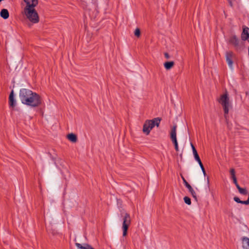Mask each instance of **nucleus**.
<instances>
[{"instance_id":"473e14b6","label":"nucleus","mask_w":249,"mask_h":249,"mask_svg":"<svg viewBox=\"0 0 249 249\" xmlns=\"http://www.w3.org/2000/svg\"><path fill=\"white\" fill-rule=\"evenodd\" d=\"M207 182H208V183H209V179H208Z\"/></svg>"},{"instance_id":"412c9836","label":"nucleus","mask_w":249,"mask_h":249,"mask_svg":"<svg viewBox=\"0 0 249 249\" xmlns=\"http://www.w3.org/2000/svg\"><path fill=\"white\" fill-rule=\"evenodd\" d=\"M172 142L174 144L175 149L177 151H178V145L177 141V139L172 140Z\"/></svg>"},{"instance_id":"6e6552de","label":"nucleus","mask_w":249,"mask_h":249,"mask_svg":"<svg viewBox=\"0 0 249 249\" xmlns=\"http://www.w3.org/2000/svg\"><path fill=\"white\" fill-rule=\"evenodd\" d=\"M9 100L10 106L13 107H15L16 105V101L14 98L13 90L10 94Z\"/></svg>"},{"instance_id":"dca6fc26","label":"nucleus","mask_w":249,"mask_h":249,"mask_svg":"<svg viewBox=\"0 0 249 249\" xmlns=\"http://www.w3.org/2000/svg\"><path fill=\"white\" fill-rule=\"evenodd\" d=\"M68 138L70 141L72 142H75L77 140L76 135L72 133L69 134L68 135Z\"/></svg>"},{"instance_id":"f8f14e48","label":"nucleus","mask_w":249,"mask_h":249,"mask_svg":"<svg viewBox=\"0 0 249 249\" xmlns=\"http://www.w3.org/2000/svg\"><path fill=\"white\" fill-rule=\"evenodd\" d=\"M0 15L4 19H7L9 16L8 11L6 9H2L0 11Z\"/></svg>"},{"instance_id":"ddd939ff","label":"nucleus","mask_w":249,"mask_h":249,"mask_svg":"<svg viewBox=\"0 0 249 249\" xmlns=\"http://www.w3.org/2000/svg\"><path fill=\"white\" fill-rule=\"evenodd\" d=\"M75 245L77 247V249H94L90 246L87 244H84V245L83 246L79 243H76Z\"/></svg>"},{"instance_id":"0eeeda50","label":"nucleus","mask_w":249,"mask_h":249,"mask_svg":"<svg viewBox=\"0 0 249 249\" xmlns=\"http://www.w3.org/2000/svg\"><path fill=\"white\" fill-rule=\"evenodd\" d=\"M26 4L25 7H35L38 4L37 0H24Z\"/></svg>"},{"instance_id":"423d86ee","label":"nucleus","mask_w":249,"mask_h":249,"mask_svg":"<svg viewBox=\"0 0 249 249\" xmlns=\"http://www.w3.org/2000/svg\"><path fill=\"white\" fill-rule=\"evenodd\" d=\"M241 38L243 40H247L249 42V28L248 27L246 26L243 27Z\"/></svg>"},{"instance_id":"393cba45","label":"nucleus","mask_w":249,"mask_h":249,"mask_svg":"<svg viewBox=\"0 0 249 249\" xmlns=\"http://www.w3.org/2000/svg\"><path fill=\"white\" fill-rule=\"evenodd\" d=\"M230 174H231V178H234V177H235V171H234V169H231L230 170Z\"/></svg>"},{"instance_id":"9d476101","label":"nucleus","mask_w":249,"mask_h":249,"mask_svg":"<svg viewBox=\"0 0 249 249\" xmlns=\"http://www.w3.org/2000/svg\"><path fill=\"white\" fill-rule=\"evenodd\" d=\"M230 42L235 46H238L239 45V39L236 36H232L230 39Z\"/></svg>"},{"instance_id":"4468645a","label":"nucleus","mask_w":249,"mask_h":249,"mask_svg":"<svg viewBox=\"0 0 249 249\" xmlns=\"http://www.w3.org/2000/svg\"><path fill=\"white\" fill-rule=\"evenodd\" d=\"M174 65L173 61H167L164 63V67L167 70H170Z\"/></svg>"},{"instance_id":"5701e85b","label":"nucleus","mask_w":249,"mask_h":249,"mask_svg":"<svg viewBox=\"0 0 249 249\" xmlns=\"http://www.w3.org/2000/svg\"><path fill=\"white\" fill-rule=\"evenodd\" d=\"M189 190V191L190 192V193L191 194V195H192V196L195 198V199H196V193L195 192V191L193 190V189L192 188V187H191V188L190 189H188Z\"/></svg>"},{"instance_id":"6ab92c4d","label":"nucleus","mask_w":249,"mask_h":249,"mask_svg":"<svg viewBox=\"0 0 249 249\" xmlns=\"http://www.w3.org/2000/svg\"><path fill=\"white\" fill-rule=\"evenodd\" d=\"M181 178L183 180L185 186L188 189L191 188V186L187 182L183 176H181Z\"/></svg>"},{"instance_id":"4be33fe9","label":"nucleus","mask_w":249,"mask_h":249,"mask_svg":"<svg viewBox=\"0 0 249 249\" xmlns=\"http://www.w3.org/2000/svg\"><path fill=\"white\" fill-rule=\"evenodd\" d=\"M184 202L188 205H190L191 204V201L189 197L187 196H185L184 197Z\"/></svg>"},{"instance_id":"aec40b11","label":"nucleus","mask_w":249,"mask_h":249,"mask_svg":"<svg viewBox=\"0 0 249 249\" xmlns=\"http://www.w3.org/2000/svg\"><path fill=\"white\" fill-rule=\"evenodd\" d=\"M233 57V53L231 52H227L226 53V59H232Z\"/></svg>"},{"instance_id":"7ed1b4c3","label":"nucleus","mask_w":249,"mask_h":249,"mask_svg":"<svg viewBox=\"0 0 249 249\" xmlns=\"http://www.w3.org/2000/svg\"><path fill=\"white\" fill-rule=\"evenodd\" d=\"M218 101L223 107L224 111V117L227 120L229 109L231 107V104L227 92L221 95L220 98L218 99Z\"/></svg>"},{"instance_id":"2eb2a0df","label":"nucleus","mask_w":249,"mask_h":249,"mask_svg":"<svg viewBox=\"0 0 249 249\" xmlns=\"http://www.w3.org/2000/svg\"><path fill=\"white\" fill-rule=\"evenodd\" d=\"M233 199L235 202H236L237 203H241L242 204H245V205H249V202H248V200H246V201L240 200V199L238 197H236V196L234 197L233 198Z\"/></svg>"},{"instance_id":"20e7f679","label":"nucleus","mask_w":249,"mask_h":249,"mask_svg":"<svg viewBox=\"0 0 249 249\" xmlns=\"http://www.w3.org/2000/svg\"><path fill=\"white\" fill-rule=\"evenodd\" d=\"M160 122V118L146 120L143 126V132L147 135L149 134L150 131L155 126H159Z\"/></svg>"},{"instance_id":"1a4fd4ad","label":"nucleus","mask_w":249,"mask_h":249,"mask_svg":"<svg viewBox=\"0 0 249 249\" xmlns=\"http://www.w3.org/2000/svg\"><path fill=\"white\" fill-rule=\"evenodd\" d=\"M177 125H174L171 130L170 132V138L171 140L177 139Z\"/></svg>"},{"instance_id":"a211bd4d","label":"nucleus","mask_w":249,"mask_h":249,"mask_svg":"<svg viewBox=\"0 0 249 249\" xmlns=\"http://www.w3.org/2000/svg\"><path fill=\"white\" fill-rule=\"evenodd\" d=\"M226 61L228 64L229 67L231 70H233V61L232 59L228 58L226 59Z\"/></svg>"},{"instance_id":"b1692460","label":"nucleus","mask_w":249,"mask_h":249,"mask_svg":"<svg viewBox=\"0 0 249 249\" xmlns=\"http://www.w3.org/2000/svg\"><path fill=\"white\" fill-rule=\"evenodd\" d=\"M134 34L136 36L139 37L141 35V32H140V29L138 28H137L135 31Z\"/></svg>"},{"instance_id":"c85d7f7f","label":"nucleus","mask_w":249,"mask_h":249,"mask_svg":"<svg viewBox=\"0 0 249 249\" xmlns=\"http://www.w3.org/2000/svg\"><path fill=\"white\" fill-rule=\"evenodd\" d=\"M198 164H199V166H200V167L201 169H202V168H204V166H203V164H202V162H201V160H200L199 161H198Z\"/></svg>"},{"instance_id":"bb28decb","label":"nucleus","mask_w":249,"mask_h":249,"mask_svg":"<svg viewBox=\"0 0 249 249\" xmlns=\"http://www.w3.org/2000/svg\"><path fill=\"white\" fill-rule=\"evenodd\" d=\"M232 180H233V183L235 184L236 188L238 186H239V184H238L237 182V180H236V177H234V178H232Z\"/></svg>"},{"instance_id":"2f4dec72","label":"nucleus","mask_w":249,"mask_h":249,"mask_svg":"<svg viewBox=\"0 0 249 249\" xmlns=\"http://www.w3.org/2000/svg\"><path fill=\"white\" fill-rule=\"evenodd\" d=\"M191 147L192 148V150H194V149H196L195 146H194V145L192 143H191Z\"/></svg>"},{"instance_id":"9b49d317","label":"nucleus","mask_w":249,"mask_h":249,"mask_svg":"<svg viewBox=\"0 0 249 249\" xmlns=\"http://www.w3.org/2000/svg\"><path fill=\"white\" fill-rule=\"evenodd\" d=\"M242 247L243 249H249V238L243 237L242 239Z\"/></svg>"},{"instance_id":"39448f33","label":"nucleus","mask_w":249,"mask_h":249,"mask_svg":"<svg viewBox=\"0 0 249 249\" xmlns=\"http://www.w3.org/2000/svg\"><path fill=\"white\" fill-rule=\"evenodd\" d=\"M121 215L123 221L122 225L123 235L125 236L127 234L128 226L131 222L130 216L128 213L124 212H122Z\"/></svg>"},{"instance_id":"a878e982","label":"nucleus","mask_w":249,"mask_h":249,"mask_svg":"<svg viewBox=\"0 0 249 249\" xmlns=\"http://www.w3.org/2000/svg\"><path fill=\"white\" fill-rule=\"evenodd\" d=\"M194 158H195V159L196 161H197V162L199 161L200 160V159L198 156V154L197 155H194Z\"/></svg>"},{"instance_id":"cd10ccee","label":"nucleus","mask_w":249,"mask_h":249,"mask_svg":"<svg viewBox=\"0 0 249 249\" xmlns=\"http://www.w3.org/2000/svg\"><path fill=\"white\" fill-rule=\"evenodd\" d=\"M164 56H165V58L166 59H169L170 58V56L169 54L168 53H164Z\"/></svg>"},{"instance_id":"f3484780","label":"nucleus","mask_w":249,"mask_h":249,"mask_svg":"<svg viewBox=\"0 0 249 249\" xmlns=\"http://www.w3.org/2000/svg\"><path fill=\"white\" fill-rule=\"evenodd\" d=\"M237 188L241 194L244 195H246L247 194L248 192L246 189L242 188L240 187V186H238Z\"/></svg>"},{"instance_id":"c756f323","label":"nucleus","mask_w":249,"mask_h":249,"mask_svg":"<svg viewBox=\"0 0 249 249\" xmlns=\"http://www.w3.org/2000/svg\"><path fill=\"white\" fill-rule=\"evenodd\" d=\"M193 153L194 155L198 154L197 152L196 151V149H194V150H193Z\"/></svg>"},{"instance_id":"f257e3e1","label":"nucleus","mask_w":249,"mask_h":249,"mask_svg":"<svg viewBox=\"0 0 249 249\" xmlns=\"http://www.w3.org/2000/svg\"><path fill=\"white\" fill-rule=\"evenodd\" d=\"M19 97L22 104L31 107H38L41 103L39 95L29 89H21Z\"/></svg>"},{"instance_id":"7c9ffc66","label":"nucleus","mask_w":249,"mask_h":249,"mask_svg":"<svg viewBox=\"0 0 249 249\" xmlns=\"http://www.w3.org/2000/svg\"><path fill=\"white\" fill-rule=\"evenodd\" d=\"M201 170H202V172L203 173L204 176H206V172H205L204 167L202 168Z\"/></svg>"},{"instance_id":"f03ea898","label":"nucleus","mask_w":249,"mask_h":249,"mask_svg":"<svg viewBox=\"0 0 249 249\" xmlns=\"http://www.w3.org/2000/svg\"><path fill=\"white\" fill-rule=\"evenodd\" d=\"M23 14L32 23H36L39 21V17L35 7H24Z\"/></svg>"}]
</instances>
